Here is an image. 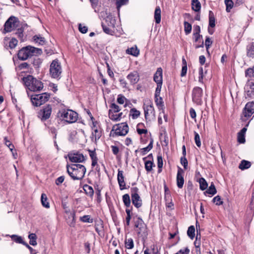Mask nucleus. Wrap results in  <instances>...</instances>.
I'll return each mask as SVG.
<instances>
[{"instance_id":"obj_34","label":"nucleus","mask_w":254,"mask_h":254,"mask_svg":"<svg viewBox=\"0 0 254 254\" xmlns=\"http://www.w3.org/2000/svg\"><path fill=\"white\" fill-rule=\"evenodd\" d=\"M245 75L247 77H254V65L252 67L248 68L245 71Z\"/></svg>"},{"instance_id":"obj_17","label":"nucleus","mask_w":254,"mask_h":254,"mask_svg":"<svg viewBox=\"0 0 254 254\" xmlns=\"http://www.w3.org/2000/svg\"><path fill=\"white\" fill-rule=\"evenodd\" d=\"M184 184V179L183 177V170L179 168L177 175V184L179 188H182Z\"/></svg>"},{"instance_id":"obj_6","label":"nucleus","mask_w":254,"mask_h":254,"mask_svg":"<svg viewBox=\"0 0 254 254\" xmlns=\"http://www.w3.org/2000/svg\"><path fill=\"white\" fill-rule=\"evenodd\" d=\"M128 131V127L126 123H122L113 126L111 134L113 136H125Z\"/></svg>"},{"instance_id":"obj_48","label":"nucleus","mask_w":254,"mask_h":254,"mask_svg":"<svg viewBox=\"0 0 254 254\" xmlns=\"http://www.w3.org/2000/svg\"><path fill=\"white\" fill-rule=\"evenodd\" d=\"M116 0V5L118 10H119L120 8L123 5L126 4L128 0Z\"/></svg>"},{"instance_id":"obj_53","label":"nucleus","mask_w":254,"mask_h":254,"mask_svg":"<svg viewBox=\"0 0 254 254\" xmlns=\"http://www.w3.org/2000/svg\"><path fill=\"white\" fill-rule=\"evenodd\" d=\"M199 72L198 81L199 82L202 83L204 74H203V68L202 67H200L199 68V72Z\"/></svg>"},{"instance_id":"obj_22","label":"nucleus","mask_w":254,"mask_h":254,"mask_svg":"<svg viewBox=\"0 0 254 254\" xmlns=\"http://www.w3.org/2000/svg\"><path fill=\"white\" fill-rule=\"evenodd\" d=\"M247 56L250 58H254V42L250 43L246 48Z\"/></svg>"},{"instance_id":"obj_44","label":"nucleus","mask_w":254,"mask_h":254,"mask_svg":"<svg viewBox=\"0 0 254 254\" xmlns=\"http://www.w3.org/2000/svg\"><path fill=\"white\" fill-rule=\"evenodd\" d=\"M80 220L83 222L92 223L93 220L90 218V216L87 215L80 217Z\"/></svg>"},{"instance_id":"obj_19","label":"nucleus","mask_w":254,"mask_h":254,"mask_svg":"<svg viewBox=\"0 0 254 254\" xmlns=\"http://www.w3.org/2000/svg\"><path fill=\"white\" fill-rule=\"evenodd\" d=\"M127 79L131 84L134 85L139 81V75L136 71L131 72L127 76Z\"/></svg>"},{"instance_id":"obj_4","label":"nucleus","mask_w":254,"mask_h":254,"mask_svg":"<svg viewBox=\"0 0 254 254\" xmlns=\"http://www.w3.org/2000/svg\"><path fill=\"white\" fill-rule=\"evenodd\" d=\"M41 52V49L28 46L20 50L17 56L19 60L25 61L32 56L40 54Z\"/></svg>"},{"instance_id":"obj_31","label":"nucleus","mask_w":254,"mask_h":254,"mask_svg":"<svg viewBox=\"0 0 254 254\" xmlns=\"http://www.w3.org/2000/svg\"><path fill=\"white\" fill-rule=\"evenodd\" d=\"M41 199L42 204L44 207L47 208L50 207V204L48 201L47 197V195H46V194H45V193L42 194Z\"/></svg>"},{"instance_id":"obj_1","label":"nucleus","mask_w":254,"mask_h":254,"mask_svg":"<svg viewBox=\"0 0 254 254\" xmlns=\"http://www.w3.org/2000/svg\"><path fill=\"white\" fill-rule=\"evenodd\" d=\"M67 172L74 180H81L86 173L85 167L81 164H72L67 165Z\"/></svg>"},{"instance_id":"obj_60","label":"nucleus","mask_w":254,"mask_h":254,"mask_svg":"<svg viewBox=\"0 0 254 254\" xmlns=\"http://www.w3.org/2000/svg\"><path fill=\"white\" fill-rule=\"evenodd\" d=\"M238 141L240 143H243L245 142V135L238 133Z\"/></svg>"},{"instance_id":"obj_28","label":"nucleus","mask_w":254,"mask_h":254,"mask_svg":"<svg viewBox=\"0 0 254 254\" xmlns=\"http://www.w3.org/2000/svg\"><path fill=\"white\" fill-rule=\"evenodd\" d=\"M251 163L250 162L243 160L241 162V163L239 164V168L241 170H244L245 169L249 168L251 167Z\"/></svg>"},{"instance_id":"obj_35","label":"nucleus","mask_w":254,"mask_h":254,"mask_svg":"<svg viewBox=\"0 0 254 254\" xmlns=\"http://www.w3.org/2000/svg\"><path fill=\"white\" fill-rule=\"evenodd\" d=\"M130 114L133 119H135L140 116V112L135 108H132L130 111Z\"/></svg>"},{"instance_id":"obj_57","label":"nucleus","mask_w":254,"mask_h":254,"mask_svg":"<svg viewBox=\"0 0 254 254\" xmlns=\"http://www.w3.org/2000/svg\"><path fill=\"white\" fill-rule=\"evenodd\" d=\"M163 165V159L161 156H157V165L158 167L160 169L162 168Z\"/></svg>"},{"instance_id":"obj_64","label":"nucleus","mask_w":254,"mask_h":254,"mask_svg":"<svg viewBox=\"0 0 254 254\" xmlns=\"http://www.w3.org/2000/svg\"><path fill=\"white\" fill-rule=\"evenodd\" d=\"M181 163L182 165H183L184 168L187 169V167L188 166V161L187 159L185 158V156L181 157Z\"/></svg>"},{"instance_id":"obj_16","label":"nucleus","mask_w":254,"mask_h":254,"mask_svg":"<svg viewBox=\"0 0 254 254\" xmlns=\"http://www.w3.org/2000/svg\"><path fill=\"white\" fill-rule=\"evenodd\" d=\"M69 159L72 162H82L84 160V156L81 153H73L68 155Z\"/></svg>"},{"instance_id":"obj_5","label":"nucleus","mask_w":254,"mask_h":254,"mask_svg":"<svg viewBox=\"0 0 254 254\" xmlns=\"http://www.w3.org/2000/svg\"><path fill=\"white\" fill-rule=\"evenodd\" d=\"M58 117L62 120L72 124L77 121L78 114L72 110L64 109L58 112Z\"/></svg>"},{"instance_id":"obj_3","label":"nucleus","mask_w":254,"mask_h":254,"mask_svg":"<svg viewBox=\"0 0 254 254\" xmlns=\"http://www.w3.org/2000/svg\"><path fill=\"white\" fill-rule=\"evenodd\" d=\"M23 80L25 85L31 91H40L43 88V83L41 81L34 78L32 75H29L24 77Z\"/></svg>"},{"instance_id":"obj_54","label":"nucleus","mask_w":254,"mask_h":254,"mask_svg":"<svg viewBox=\"0 0 254 254\" xmlns=\"http://www.w3.org/2000/svg\"><path fill=\"white\" fill-rule=\"evenodd\" d=\"M155 102L157 106H162L163 105V100L160 96L155 97Z\"/></svg>"},{"instance_id":"obj_10","label":"nucleus","mask_w":254,"mask_h":254,"mask_svg":"<svg viewBox=\"0 0 254 254\" xmlns=\"http://www.w3.org/2000/svg\"><path fill=\"white\" fill-rule=\"evenodd\" d=\"M149 102H150V101ZM149 103H148V105H145L143 109L146 120H150L151 119H155V113L152 104Z\"/></svg>"},{"instance_id":"obj_47","label":"nucleus","mask_w":254,"mask_h":254,"mask_svg":"<svg viewBox=\"0 0 254 254\" xmlns=\"http://www.w3.org/2000/svg\"><path fill=\"white\" fill-rule=\"evenodd\" d=\"M194 140H195V144L197 145V146L199 147L201 146V141H200V139L199 135L198 134V133H197L195 131H194Z\"/></svg>"},{"instance_id":"obj_14","label":"nucleus","mask_w":254,"mask_h":254,"mask_svg":"<svg viewBox=\"0 0 254 254\" xmlns=\"http://www.w3.org/2000/svg\"><path fill=\"white\" fill-rule=\"evenodd\" d=\"M135 226L138 228L136 231L141 237H145L147 236V229L141 219H139L138 222L135 224Z\"/></svg>"},{"instance_id":"obj_49","label":"nucleus","mask_w":254,"mask_h":254,"mask_svg":"<svg viewBox=\"0 0 254 254\" xmlns=\"http://www.w3.org/2000/svg\"><path fill=\"white\" fill-rule=\"evenodd\" d=\"M213 202L217 205H220L223 204V201L220 196L217 195L213 199Z\"/></svg>"},{"instance_id":"obj_15","label":"nucleus","mask_w":254,"mask_h":254,"mask_svg":"<svg viewBox=\"0 0 254 254\" xmlns=\"http://www.w3.org/2000/svg\"><path fill=\"white\" fill-rule=\"evenodd\" d=\"M254 113V102H248L245 106L243 114L245 117L249 118Z\"/></svg>"},{"instance_id":"obj_50","label":"nucleus","mask_w":254,"mask_h":254,"mask_svg":"<svg viewBox=\"0 0 254 254\" xmlns=\"http://www.w3.org/2000/svg\"><path fill=\"white\" fill-rule=\"evenodd\" d=\"M18 41L15 38L11 39L9 41V47L10 49L14 48L17 45Z\"/></svg>"},{"instance_id":"obj_24","label":"nucleus","mask_w":254,"mask_h":254,"mask_svg":"<svg viewBox=\"0 0 254 254\" xmlns=\"http://www.w3.org/2000/svg\"><path fill=\"white\" fill-rule=\"evenodd\" d=\"M126 53L133 56L134 57H137L139 54V51L137 49L136 46H135L127 49Z\"/></svg>"},{"instance_id":"obj_18","label":"nucleus","mask_w":254,"mask_h":254,"mask_svg":"<svg viewBox=\"0 0 254 254\" xmlns=\"http://www.w3.org/2000/svg\"><path fill=\"white\" fill-rule=\"evenodd\" d=\"M123 173V171L122 170H118V182L121 190L126 188V183L124 181Z\"/></svg>"},{"instance_id":"obj_37","label":"nucleus","mask_w":254,"mask_h":254,"mask_svg":"<svg viewBox=\"0 0 254 254\" xmlns=\"http://www.w3.org/2000/svg\"><path fill=\"white\" fill-rule=\"evenodd\" d=\"M199 183L200 189L202 190H205L208 187V184H207L206 181L203 178H201L199 179Z\"/></svg>"},{"instance_id":"obj_13","label":"nucleus","mask_w":254,"mask_h":254,"mask_svg":"<svg viewBox=\"0 0 254 254\" xmlns=\"http://www.w3.org/2000/svg\"><path fill=\"white\" fill-rule=\"evenodd\" d=\"M137 191L138 189L136 187L131 189V199L133 204L136 207L139 208L141 206L142 202L140 196L137 193Z\"/></svg>"},{"instance_id":"obj_40","label":"nucleus","mask_w":254,"mask_h":254,"mask_svg":"<svg viewBox=\"0 0 254 254\" xmlns=\"http://www.w3.org/2000/svg\"><path fill=\"white\" fill-rule=\"evenodd\" d=\"M134 244L131 238L126 239L125 241V247L127 249H131L133 248Z\"/></svg>"},{"instance_id":"obj_39","label":"nucleus","mask_w":254,"mask_h":254,"mask_svg":"<svg viewBox=\"0 0 254 254\" xmlns=\"http://www.w3.org/2000/svg\"><path fill=\"white\" fill-rule=\"evenodd\" d=\"M217 191L213 183H211L208 190L206 191L205 193H209L211 195H214L216 193Z\"/></svg>"},{"instance_id":"obj_42","label":"nucleus","mask_w":254,"mask_h":254,"mask_svg":"<svg viewBox=\"0 0 254 254\" xmlns=\"http://www.w3.org/2000/svg\"><path fill=\"white\" fill-rule=\"evenodd\" d=\"M93 127H92V129L93 130V135L95 136V139H99L101 136V132L98 130V129L95 127V126L94 125V123H93Z\"/></svg>"},{"instance_id":"obj_52","label":"nucleus","mask_w":254,"mask_h":254,"mask_svg":"<svg viewBox=\"0 0 254 254\" xmlns=\"http://www.w3.org/2000/svg\"><path fill=\"white\" fill-rule=\"evenodd\" d=\"M212 41L211 40L209 37H207L206 38L205 41V45L207 52H208V49L209 48L210 46L212 45Z\"/></svg>"},{"instance_id":"obj_63","label":"nucleus","mask_w":254,"mask_h":254,"mask_svg":"<svg viewBox=\"0 0 254 254\" xmlns=\"http://www.w3.org/2000/svg\"><path fill=\"white\" fill-rule=\"evenodd\" d=\"M5 144L8 147L9 149L12 151L14 148V146L11 144L10 141L8 140L6 138H4Z\"/></svg>"},{"instance_id":"obj_26","label":"nucleus","mask_w":254,"mask_h":254,"mask_svg":"<svg viewBox=\"0 0 254 254\" xmlns=\"http://www.w3.org/2000/svg\"><path fill=\"white\" fill-rule=\"evenodd\" d=\"M153 142V140H151L147 147L141 148L140 150V152L141 155L143 156L145 155L147 152H149L152 148Z\"/></svg>"},{"instance_id":"obj_58","label":"nucleus","mask_w":254,"mask_h":254,"mask_svg":"<svg viewBox=\"0 0 254 254\" xmlns=\"http://www.w3.org/2000/svg\"><path fill=\"white\" fill-rule=\"evenodd\" d=\"M78 29L79 31L82 33H86L88 30L87 27L85 26H83L81 24H79Z\"/></svg>"},{"instance_id":"obj_32","label":"nucleus","mask_w":254,"mask_h":254,"mask_svg":"<svg viewBox=\"0 0 254 254\" xmlns=\"http://www.w3.org/2000/svg\"><path fill=\"white\" fill-rule=\"evenodd\" d=\"M28 238L30 239L29 244L32 246L37 245V236L35 234L32 233L29 235Z\"/></svg>"},{"instance_id":"obj_56","label":"nucleus","mask_w":254,"mask_h":254,"mask_svg":"<svg viewBox=\"0 0 254 254\" xmlns=\"http://www.w3.org/2000/svg\"><path fill=\"white\" fill-rule=\"evenodd\" d=\"M103 29L104 31L108 34H112L113 31L110 27H107L106 26L102 24Z\"/></svg>"},{"instance_id":"obj_11","label":"nucleus","mask_w":254,"mask_h":254,"mask_svg":"<svg viewBox=\"0 0 254 254\" xmlns=\"http://www.w3.org/2000/svg\"><path fill=\"white\" fill-rule=\"evenodd\" d=\"M244 89L246 98H254V82L249 80Z\"/></svg>"},{"instance_id":"obj_55","label":"nucleus","mask_w":254,"mask_h":254,"mask_svg":"<svg viewBox=\"0 0 254 254\" xmlns=\"http://www.w3.org/2000/svg\"><path fill=\"white\" fill-rule=\"evenodd\" d=\"M194 245L196 248H199L200 246V235L199 234V237L198 234L196 237L195 241L194 242Z\"/></svg>"},{"instance_id":"obj_30","label":"nucleus","mask_w":254,"mask_h":254,"mask_svg":"<svg viewBox=\"0 0 254 254\" xmlns=\"http://www.w3.org/2000/svg\"><path fill=\"white\" fill-rule=\"evenodd\" d=\"M192 8L195 11H198L201 8V4L198 0H192L191 2Z\"/></svg>"},{"instance_id":"obj_51","label":"nucleus","mask_w":254,"mask_h":254,"mask_svg":"<svg viewBox=\"0 0 254 254\" xmlns=\"http://www.w3.org/2000/svg\"><path fill=\"white\" fill-rule=\"evenodd\" d=\"M11 238L13 239L17 243L22 244L23 245L25 243V242L23 241L21 237L13 235L11 236Z\"/></svg>"},{"instance_id":"obj_38","label":"nucleus","mask_w":254,"mask_h":254,"mask_svg":"<svg viewBox=\"0 0 254 254\" xmlns=\"http://www.w3.org/2000/svg\"><path fill=\"white\" fill-rule=\"evenodd\" d=\"M192 29L191 25L187 21L184 22V30L186 35L190 34Z\"/></svg>"},{"instance_id":"obj_12","label":"nucleus","mask_w":254,"mask_h":254,"mask_svg":"<svg viewBox=\"0 0 254 254\" xmlns=\"http://www.w3.org/2000/svg\"><path fill=\"white\" fill-rule=\"evenodd\" d=\"M202 89L199 87L194 88L192 91L193 101L197 104H200L202 102Z\"/></svg>"},{"instance_id":"obj_29","label":"nucleus","mask_w":254,"mask_h":254,"mask_svg":"<svg viewBox=\"0 0 254 254\" xmlns=\"http://www.w3.org/2000/svg\"><path fill=\"white\" fill-rule=\"evenodd\" d=\"M209 26L212 28L215 26V19L213 13L211 11L209 12Z\"/></svg>"},{"instance_id":"obj_20","label":"nucleus","mask_w":254,"mask_h":254,"mask_svg":"<svg viewBox=\"0 0 254 254\" xmlns=\"http://www.w3.org/2000/svg\"><path fill=\"white\" fill-rule=\"evenodd\" d=\"M154 81L157 84H162V69L161 67L158 68L154 75Z\"/></svg>"},{"instance_id":"obj_59","label":"nucleus","mask_w":254,"mask_h":254,"mask_svg":"<svg viewBox=\"0 0 254 254\" xmlns=\"http://www.w3.org/2000/svg\"><path fill=\"white\" fill-rule=\"evenodd\" d=\"M127 99L123 96L119 95L117 98V102L120 104H123Z\"/></svg>"},{"instance_id":"obj_21","label":"nucleus","mask_w":254,"mask_h":254,"mask_svg":"<svg viewBox=\"0 0 254 254\" xmlns=\"http://www.w3.org/2000/svg\"><path fill=\"white\" fill-rule=\"evenodd\" d=\"M165 200L166 201V206L167 208L170 209H173L174 203L172 202L171 194L169 192L167 191V189L165 188Z\"/></svg>"},{"instance_id":"obj_46","label":"nucleus","mask_w":254,"mask_h":254,"mask_svg":"<svg viewBox=\"0 0 254 254\" xmlns=\"http://www.w3.org/2000/svg\"><path fill=\"white\" fill-rule=\"evenodd\" d=\"M153 163L151 161H147L145 163V168L147 172L152 170Z\"/></svg>"},{"instance_id":"obj_62","label":"nucleus","mask_w":254,"mask_h":254,"mask_svg":"<svg viewBox=\"0 0 254 254\" xmlns=\"http://www.w3.org/2000/svg\"><path fill=\"white\" fill-rule=\"evenodd\" d=\"M162 85V84H157V87L155 90V97L160 96Z\"/></svg>"},{"instance_id":"obj_25","label":"nucleus","mask_w":254,"mask_h":254,"mask_svg":"<svg viewBox=\"0 0 254 254\" xmlns=\"http://www.w3.org/2000/svg\"><path fill=\"white\" fill-rule=\"evenodd\" d=\"M161 9L159 6H157L155 8L154 12V19L155 22L157 24H159L161 21Z\"/></svg>"},{"instance_id":"obj_27","label":"nucleus","mask_w":254,"mask_h":254,"mask_svg":"<svg viewBox=\"0 0 254 254\" xmlns=\"http://www.w3.org/2000/svg\"><path fill=\"white\" fill-rule=\"evenodd\" d=\"M83 190L85 191L86 194L89 196L92 197L94 194V190L92 187L85 185L83 187Z\"/></svg>"},{"instance_id":"obj_8","label":"nucleus","mask_w":254,"mask_h":254,"mask_svg":"<svg viewBox=\"0 0 254 254\" xmlns=\"http://www.w3.org/2000/svg\"><path fill=\"white\" fill-rule=\"evenodd\" d=\"M50 95L47 93H44L41 94L33 95L31 97V101L33 105L35 106H40L47 101L49 98Z\"/></svg>"},{"instance_id":"obj_61","label":"nucleus","mask_w":254,"mask_h":254,"mask_svg":"<svg viewBox=\"0 0 254 254\" xmlns=\"http://www.w3.org/2000/svg\"><path fill=\"white\" fill-rule=\"evenodd\" d=\"M64 180V177L62 176L58 178L55 181V183L57 185L59 186L62 184Z\"/></svg>"},{"instance_id":"obj_7","label":"nucleus","mask_w":254,"mask_h":254,"mask_svg":"<svg viewBox=\"0 0 254 254\" xmlns=\"http://www.w3.org/2000/svg\"><path fill=\"white\" fill-rule=\"evenodd\" d=\"M62 72L61 63L58 60H54L50 65V74L52 78L60 79Z\"/></svg>"},{"instance_id":"obj_45","label":"nucleus","mask_w":254,"mask_h":254,"mask_svg":"<svg viewBox=\"0 0 254 254\" xmlns=\"http://www.w3.org/2000/svg\"><path fill=\"white\" fill-rule=\"evenodd\" d=\"M121 110L120 107L115 103H113L111 105V109L109 111H111L112 113L116 112L118 113Z\"/></svg>"},{"instance_id":"obj_36","label":"nucleus","mask_w":254,"mask_h":254,"mask_svg":"<svg viewBox=\"0 0 254 254\" xmlns=\"http://www.w3.org/2000/svg\"><path fill=\"white\" fill-rule=\"evenodd\" d=\"M123 201L127 207H129L130 204V199L128 194H125L123 196Z\"/></svg>"},{"instance_id":"obj_9","label":"nucleus","mask_w":254,"mask_h":254,"mask_svg":"<svg viewBox=\"0 0 254 254\" xmlns=\"http://www.w3.org/2000/svg\"><path fill=\"white\" fill-rule=\"evenodd\" d=\"M52 112L51 106L46 105L40 110L38 114V117L42 121H45L51 117Z\"/></svg>"},{"instance_id":"obj_43","label":"nucleus","mask_w":254,"mask_h":254,"mask_svg":"<svg viewBox=\"0 0 254 254\" xmlns=\"http://www.w3.org/2000/svg\"><path fill=\"white\" fill-rule=\"evenodd\" d=\"M225 3L226 5V11L229 12L233 6V1L232 0H225Z\"/></svg>"},{"instance_id":"obj_23","label":"nucleus","mask_w":254,"mask_h":254,"mask_svg":"<svg viewBox=\"0 0 254 254\" xmlns=\"http://www.w3.org/2000/svg\"><path fill=\"white\" fill-rule=\"evenodd\" d=\"M123 115L122 113L117 114V113H112L111 111H109V117L111 120L114 121H118L121 120Z\"/></svg>"},{"instance_id":"obj_41","label":"nucleus","mask_w":254,"mask_h":254,"mask_svg":"<svg viewBox=\"0 0 254 254\" xmlns=\"http://www.w3.org/2000/svg\"><path fill=\"white\" fill-rule=\"evenodd\" d=\"M34 41L40 45H43L45 43V38L40 35H35L33 37Z\"/></svg>"},{"instance_id":"obj_2","label":"nucleus","mask_w":254,"mask_h":254,"mask_svg":"<svg viewBox=\"0 0 254 254\" xmlns=\"http://www.w3.org/2000/svg\"><path fill=\"white\" fill-rule=\"evenodd\" d=\"M20 22L18 18L15 16H10L5 22L4 24V33L10 32L18 28V33L19 37H23V29L21 28H18Z\"/></svg>"},{"instance_id":"obj_33","label":"nucleus","mask_w":254,"mask_h":254,"mask_svg":"<svg viewBox=\"0 0 254 254\" xmlns=\"http://www.w3.org/2000/svg\"><path fill=\"white\" fill-rule=\"evenodd\" d=\"M187 234L191 239L194 238L195 235V228L193 226H190L189 227Z\"/></svg>"}]
</instances>
